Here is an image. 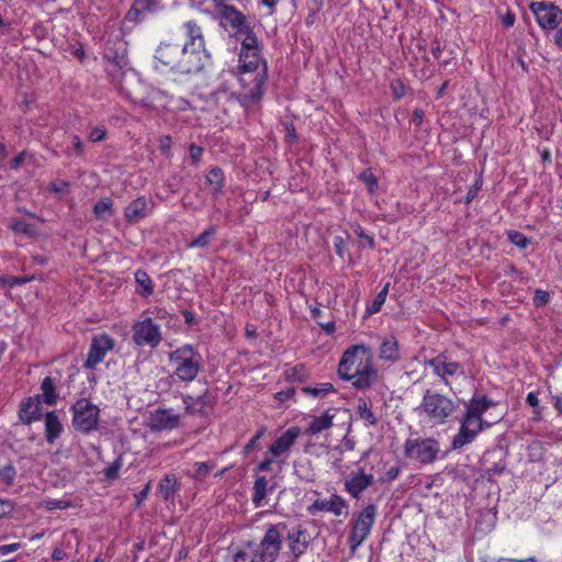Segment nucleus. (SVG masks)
Returning a JSON list of instances; mask_svg holds the SVG:
<instances>
[{
  "label": "nucleus",
  "instance_id": "6ab92c4d",
  "mask_svg": "<svg viewBox=\"0 0 562 562\" xmlns=\"http://www.w3.org/2000/svg\"><path fill=\"white\" fill-rule=\"evenodd\" d=\"M180 416L171 408H157L150 414L149 427L155 431L170 430L179 426Z\"/></svg>",
  "mask_w": 562,
  "mask_h": 562
},
{
  "label": "nucleus",
  "instance_id": "774afa93",
  "mask_svg": "<svg viewBox=\"0 0 562 562\" xmlns=\"http://www.w3.org/2000/svg\"><path fill=\"white\" fill-rule=\"evenodd\" d=\"M526 402L528 405H530L531 407H537L539 405V398L538 396L530 392L527 397H526Z\"/></svg>",
  "mask_w": 562,
  "mask_h": 562
},
{
  "label": "nucleus",
  "instance_id": "a19ab883",
  "mask_svg": "<svg viewBox=\"0 0 562 562\" xmlns=\"http://www.w3.org/2000/svg\"><path fill=\"white\" fill-rule=\"evenodd\" d=\"M194 473L192 477L195 480L205 479L214 468V463L211 462H195L193 464Z\"/></svg>",
  "mask_w": 562,
  "mask_h": 562
},
{
  "label": "nucleus",
  "instance_id": "f8f14e48",
  "mask_svg": "<svg viewBox=\"0 0 562 562\" xmlns=\"http://www.w3.org/2000/svg\"><path fill=\"white\" fill-rule=\"evenodd\" d=\"M132 331L133 341L138 347L156 348L162 341L160 326L150 317L136 322Z\"/></svg>",
  "mask_w": 562,
  "mask_h": 562
},
{
  "label": "nucleus",
  "instance_id": "c85d7f7f",
  "mask_svg": "<svg viewBox=\"0 0 562 562\" xmlns=\"http://www.w3.org/2000/svg\"><path fill=\"white\" fill-rule=\"evenodd\" d=\"M333 419H334V415L329 414V412H326V413L322 414L321 416H316L310 423L305 432L307 435L321 434L322 431L327 430L333 426Z\"/></svg>",
  "mask_w": 562,
  "mask_h": 562
},
{
  "label": "nucleus",
  "instance_id": "412c9836",
  "mask_svg": "<svg viewBox=\"0 0 562 562\" xmlns=\"http://www.w3.org/2000/svg\"><path fill=\"white\" fill-rule=\"evenodd\" d=\"M301 430L299 427H291L286 429L269 448L268 454L272 458H279L282 454L289 452L292 446L295 443Z\"/></svg>",
  "mask_w": 562,
  "mask_h": 562
},
{
  "label": "nucleus",
  "instance_id": "79ce46f5",
  "mask_svg": "<svg viewBox=\"0 0 562 562\" xmlns=\"http://www.w3.org/2000/svg\"><path fill=\"white\" fill-rule=\"evenodd\" d=\"M112 201L109 198L102 199L93 206V213L98 218H102L106 213L112 214Z\"/></svg>",
  "mask_w": 562,
  "mask_h": 562
},
{
  "label": "nucleus",
  "instance_id": "e2e57ef3",
  "mask_svg": "<svg viewBox=\"0 0 562 562\" xmlns=\"http://www.w3.org/2000/svg\"><path fill=\"white\" fill-rule=\"evenodd\" d=\"M423 119H424V111L420 109H416L413 112L412 121L414 122L415 125L419 126L423 123Z\"/></svg>",
  "mask_w": 562,
  "mask_h": 562
},
{
  "label": "nucleus",
  "instance_id": "6e6d98bb",
  "mask_svg": "<svg viewBox=\"0 0 562 562\" xmlns=\"http://www.w3.org/2000/svg\"><path fill=\"white\" fill-rule=\"evenodd\" d=\"M71 143L72 148L77 156L82 157L83 156V143L81 142L80 137L78 135L71 136Z\"/></svg>",
  "mask_w": 562,
  "mask_h": 562
},
{
  "label": "nucleus",
  "instance_id": "052dcab7",
  "mask_svg": "<svg viewBox=\"0 0 562 562\" xmlns=\"http://www.w3.org/2000/svg\"><path fill=\"white\" fill-rule=\"evenodd\" d=\"M21 548V544L15 542L11 544H2L0 546V554L5 555L8 553L14 552Z\"/></svg>",
  "mask_w": 562,
  "mask_h": 562
},
{
  "label": "nucleus",
  "instance_id": "0eeeda50",
  "mask_svg": "<svg viewBox=\"0 0 562 562\" xmlns=\"http://www.w3.org/2000/svg\"><path fill=\"white\" fill-rule=\"evenodd\" d=\"M286 533V522L267 525L265 535L258 544H255L262 562H274L282 548V540Z\"/></svg>",
  "mask_w": 562,
  "mask_h": 562
},
{
  "label": "nucleus",
  "instance_id": "0e129e2a",
  "mask_svg": "<svg viewBox=\"0 0 562 562\" xmlns=\"http://www.w3.org/2000/svg\"><path fill=\"white\" fill-rule=\"evenodd\" d=\"M535 557H529L526 559H508V558H499L496 562H536Z\"/></svg>",
  "mask_w": 562,
  "mask_h": 562
},
{
  "label": "nucleus",
  "instance_id": "473e14b6",
  "mask_svg": "<svg viewBox=\"0 0 562 562\" xmlns=\"http://www.w3.org/2000/svg\"><path fill=\"white\" fill-rule=\"evenodd\" d=\"M252 503L256 507H261L268 492V480L266 476H259L254 483Z\"/></svg>",
  "mask_w": 562,
  "mask_h": 562
},
{
  "label": "nucleus",
  "instance_id": "ea45409f",
  "mask_svg": "<svg viewBox=\"0 0 562 562\" xmlns=\"http://www.w3.org/2000/svg\"><path fill=\"white\" fill-rule=\"evenodd\" d=\"M359 179L367 186L369 193L373 194L376 192L378 179L370 169H366L361 172Z\"/></svg>",
  "mask_w": 562,
  "mask_h": 562
},
{
  "label": "nucleus",
  "instance_id": "aec40b11",
  "mask_svg": "<svg viewBox=\"0 0 562 562\" xmlns=\"http://www.w3.org/2000/svg\"><path fill=\"white\" fill-rule=\"evenodd\" d=\"M153 210V203L144 195L136 198L124 209V217L127 223L136 224L147 217Z\"/></svg>",
  "mask_w": 562,
  "mask_h": 562
},
{
  "label": "nucleus",
  "instance_id": "f704fd0d",
  "mask_svg": "<svg viewBox=\"0 0 562 562\" xmlns=\"http://www.w3.org/2000/svg\"><path fill=\"white\" fill-rule=\"evenodd\" d=\"M42 396L46 404L53 405L56 403L57 394L54 380L50 376L44 378L41 384Z\"/></svg>",
  "mask_w": 562,
  "mask_h": 562
},
{
  "label": "nucleus",
  "instance_id": "4c0bfd02",
  "mask_svg": "<svg viewBox=\"0 0 562 562\" xmlns=\"http://www.w3.org/2000/svg\"><path fill=\"white\" fill-rule=\"evenodd\" d=\"M389 286L390 284L386 283L385 286L373 299V301L371 302L367 310L369 314H375L381 310L386 300Z\"/></svg>",
  "mask_w": 562,
  "mask_h": 562
},
{
  "label": "nucleus",
  "instance_id": "680f3d73",
  "mask_svg": "<svg viewBox=\"0 0 562 562\" xmlns=\"http://www.w3.org/2000/svg\"><path fill=\"white\" fill-rule=\"evenodd\" d=\"M355 233L357 234L358 237L366 239L371 248H374L373 237L366 234L362 227L358 226V228L355 229Z\"/></svg>",
  "mask_w": 562,
  "mask_h": 562
},
{
  "label": "nucleus",
  "instance_id": "de8ad7c7",
  "mask_svg": "<svg viewBox=\"0 0 562 562\" xmlns=\"http://www.w3.org/2000/svg\"><path fill=\"white\" fill-rule=\"evenodd\" d=\"M266 428L261 427L258 429L256 435L247 442V445L244 448V452L246 454L250 453L257 446L258 441L265 436Z\"/></svg>",
  "mask_w": 562,
  "mask_h": 562
},
{
  "label": "nucleus",
  "instance_id": "dca6fc26",
  "mask_svg": "<svg viewBox=\"0 0 562 562\" xmlns=\"http://www.w3.org/2000/svg\"><path fill=\"white\" fill-rule=\"evenodd\" d=\"M284 538L288 540V547L293 560L299 559L306 551L311 542V536L301 525L292 527L286 525Z\"/></svg>",
  "mask_w": 562,
  "mask_h": 562
},
{
  "label": "nucleus",
  "instance_id": "2eb2a0df",
  "mask_svg": "<svg viewBox=\"0 0 562 562\" xmlns=\"http://www.w3.org/2000/svg\"><path fill=\"white\" fill-rule=\"evenodd\" d=\"M115 346L114 339L108 334L95 335L92 337L91 345L83 362V368L94 369L101 363L106 353Z\"/></svg>",
  "mask_w": 562,
  "mask_h": 562
},
{
  "label": "nucleus",
  "instance_id": "9d476101",
  "mask_svg": "<svg viewBox=\"0 0 562 562\" xmlns=\"http://www.w3.org/2000/svg\"><path fill=\"white\" fill-rule=\"evenodd\" d=\"M425 366L429 367L432 370V374L439 378L445 386H447L452 392V379L465 375L461 363L452 361L450 357L445 352L439 353L435 358L426 360Z\"/></svg>",
  "mask_w": 562,
  "mask_h": 562
},
{
  "label": "nucleus",
  "instance_id": "c756f323",
  "mask_svg": "<svg viewBox=\"0 0 562 562\" xmlns=\"http://www.w3.org/2000/svg\"><path fill=\"white\" fill-rule=\"evenodd\" d=\"M233 562H262L255 543L248 542L233 555Z\"/></svg>",
  "mask_w": 562,
  "mask_h": 562
},
{
  "label": "nucleus",
  "instance_id": "39448f33",
  "mask_svg": "<svg viewBox=\"0 0 562 562\" xmlns=\"http://www.w3.org/2000/svg\"><path fill=\"white\" fill-rule=\"evenodd\" d=\"M172 374L182 382H192L203 368L202 356L191 346L183 345L169 353Z\"/></svg>",
  "mask_w": 562,
  "mask_h": 562
},
{
  "label": "nucleus",
  "instance_id": "a878e982",
  "mask_svg": "<svg viewBox=\"0 0 562 562\" xmlns=\"http://www.w3.org/2000/svg\"><path fill=\"white\" fill-rule=\"evenodd\" d=\"M63 432V425L55 412L45 415V438L47 442L54 443Z\"/></svg>",
  "mask_w": 562,
  "mask_h": 562
},
{
  "label": "nucleus",
  "instance_id": "1a4fd4ad",
  "mask_svg": "<svg viewBox=\"0 0 562 562\" xmlns=\"http://www.w3.org/2000/svg\"><path fill=\"white\" fill-rule=\"evenodd\" d=\"M72 426L77 431L89 434L99 425L100 409L87 398L78 400L72 406Z\"/></svg>",
  "mask_w": 562,
  "mask_h": 562
},
{
  "label": "nucleus",
  "instance_id": "4d7b16f0",
  "mask_svg": "<svg viewBox=\"0 0 562 562\" xmlns=\"http://www.w3.org/2000/svg\"><path fill=\"white\" fill-rule=\"evenodd\" d=\"M401 472V469L398 467H391L382 477L383 482H392L395 480Z\"/></svg>",
  "mask_w": 562,
  "mask_h": 562
},
{
  "label": "nucleus",
  "instance_id": "7c9ffc66",
  "mask_svg": "<svg viewBox=\"0 0 562 562\" xmlns=\"http://www.w3.org/2000/svg\"><path fill=\"white\" fill-rule=\"evenodd\" d=\"M135 281L139 288V290H137V293H139L144 297H147L153 294V281L146 271L140 269L137 270L135 272Z\"/></svg>",
  "mask_w": 562,
  "mask_h": 562
},
{
  "label": "nucleus",
  "instance_id": "864d4df0",
  "mask_svg": "<svg viewBox=\"0 0 562 562\" xmlns=\"http://www.w3.org/2000/svg\"><path fill=\"white\" fill-rule=\"evenodd\" d=\"M69 188V182L65 180L54 181L49 184L48 190L55 193H61L67 191Z\"/></svg>",
  "mask_w": 562,
  "mask_h": 562
},
{
  "label": "nucleus",
  "instance_id": "ddd939ff",
  "mask_svg": "<svg viewBox=\"0 0 562 562\" xmlns=\"http://www.w3.org/2000/svg\"><path fill=\"white\" fill-rule=\"evenodd\" d=\"M491 425V423L483 420V418H476L464 413L460 420V429L452 438V449L458 450L471 443L481 431Z\"/></svg>",
  "mask_w": 562,
  "mask_h": 562
},
{
  "label": "nucleus",
  "instance_id": "a18cd8bd",
  "mask_svg": "<svg viewBox=\"0 0 562 562\" xmlns=\"http://www.w3.org/2000/svg\"><path fill=\"white\" fill-rule=\"evenodd\" d=\"M16 471L12 464L4 465L0 469V482L11 485L14 481Z\"/></svg>",
  "mask_w": 562,
  "mask_h": 562
},
{
  "label": "nucleus",
  "instance_id": "cd10ccee",
  "mask_svg": "<svg viewBox=\"0 0 562 562\" xmlns=\"http://www.w3.org/2000/svg\"><path fill=\"white\" fill-rule=\"evenodd\" d=\"M206 184L213 195H218L224 187L225 176L220 167H213L205 176Z\"/></svg>",
  "mask_w": 562,
  "mask_h": 562
},
{
  "label": "nucleus",
  "instance_id": "49530a36",
  "mask_svg": "<svg viewBox=\"0 0 562 562\" xmlns=\"http://www.w3.org/2000/svg\"><path fill=\"white\" fill-rule=\"evenodd\" d=\"M10 227L14 233H18V234H24V235H33L34 234L33 225H31L24 221H14Z\"/></svg>",
  "mask_w": 562,
  "mask_h": 562
},
{
  "label": "nucleus",
  "instance_id": "2f4dec72",
  "mask_svg": "<svg viewBox=\"0 0 562 562\" xmlns=\"http://www.w3.org/2000/svg\"><path fill=\"white\" fill-rule=\"evenodd\" d=\"M207 403L209 401L205 394L196 397L191 395L183 396V404L189 414L202 413Z\"/></svg>",
  "mask_w": 562,
  "mask_h": 562
},
{
  "label": "nucleus",
  "instance_id": "bb28decb",
  "mask_svg": "<svg viewBox=\"0 0 562 562\" xmlns=\"http://www.w3.org/2000/svg\"><path fill=\"white\" fill-rule=\"evenodd\" d=\"M494 402L483 396H473L471 401L465 406V414H469L476 418H482V415L492 406H494Z\"/></svg>",
  "mask_w": 562,
  "mask_h": 562
},
{
  "label": "nucleus",
  "instance_id": "72a5a7b5",
  "mask_svg": "<svg viewBox=\"0 0 562 562\" xmlns=\"http://www.w3.org/2000/svg\"><path fill=\"white\" fill-rule=\"evenodd\" d=\"M239 35H243L240 52H259L258 40L250 25L247 30H243Z\"/></svg>",
  "mask_w": 562,
  "mask_h": 562
},
{
  "label": "nucleus",
  "instance_id": "09e8293b",
  "mask_svg": "<svg viewBox=\"0 0 562 562\" xmlns=\"http://www.w3.org/2000/svg\"><path fill=\"white\" fill-rule=\"evenodd\" d=\"M151 4H153L151 0H136L133 4L132 10L128 12V15L132 14V12H135L136 14H140L146 11H149Z\"/></svg>",
  "mask_w": 562,
  "mask_h": 562
},
{
  "label": "nucleus",
  "instance_id": "13d9d810",
  "mask_svg": "<svg viewBox=\"0 0 562 562\" xmlns=\"http://www.w3.org/2000/svg\"><path fill=\"white\" fill-rule=\"evenodd\" d=\"M502 24L505 27H512L515 24L516 15L512 11H507L504 15L501 16Z\"/></svg>",
  "mask_w": 562,
  "mask_h": 562
},
{
  "label": "nucleus",
  "instance_id": "5701e85b",
  "mask_svg": "<svg viewBox=\"0 0 562 562\" xmlns=\"http://www.w3.org/2000/svg\"><path fill=\"white\" fill-rule=\"evenodd\" d=\"M379 358L384 361L394 363L400 360L401 352L398 341L393 335L384 336L379 347Z\"/></svg>",
  "mask_w": 562,
  "mask_h": 562
},
{
  "label": "nucleus",
  "instance_id": "bf43d9fd",
  "mask_svg": "<svg viewBox=\"0 0 562 562\" xmlns=\"http://www.w3.org/2000/svg\"><path fill=\"white\" fill-rule=\"evenodd\" d=\"M295 394V389L293 386L286 387L285 390H282L276 394V397L283 402L286 401Z\"/></svg>",
  "mask_w": 562,
  "mask_h": 562
},
{
  "label": "nucleus",
  "instance_id": "e433bc0d",
  "mask_svg": "<svg viewBox=\"0 0 562 562\" xmlns=\"http://www.w3.org/2000/svg\"><path fill=\"white\" fill-rule=\"evenodd\" d=\"M302 392L314 396V397H324L328 393L336 392L331 383H319L315 386H304L302 387Z\"/></svg>",
  "mask_w": 562,
  "mask_h": 562
},
{
  "label": "nucleus",
  "instance_id": "69168bd1",
  "mask_svg": "<svg viewBox=\"0 0 562 562\" xmlns=\"http://www.w3.org/2000/svg\"><path fill=\"white\" fill-rule=\"evenodd\" d=\"M285 131H286V136L290 138L291 142H295L297 139V135H296L295 127L293 124H286Z\"/></svg>",
  "mask_w": 562,
  "mask_h": 562
},
{
  "label": "nucleus",
  "instance_id": "c03bdc74",
  "mask_svg": "<svg viewBox=\"0 0 562 562\" xmlns=\"http://www.w3.org/2000/svg\"><path fill=\"white\" fill-rule=\"evenodd\" d=\"M507 236L509 241L519 247L520 249H525L529 245V239L520 232L509 231L507 233Z\"/></svg>",
  "mask_w": 562,
  "mask_h": 562
},
{
  "label": "nucleus",
  "instance_id": "f3484780",
  "mask_svg": "<svg viewBox=\"0 0 562 562\" xmlns=\"http://www.w3.org/2000/svg\"><path fill=\"white\" fill-rule=\"evenodd\" d=\"M182 30L186 36L183 44L189 48H194L203 58L211 59V55L205 47V40L201 26L193 20L187 21L182 24Z\"/></svg>",
  "mask_w": 562,
  "mask_h": 562
},
{
  "label": "nucleus",
  "instance_id": "f257e3e1",
  "mask_svg": "<svg viewBox=\"0 0 562 562\" xmlns=\"http://www.w3.org/2000/svg\"><path fill=\"white\" fill-rule=\"evenodd\" d=\"M338 375L342 380L351 381L357 390L370 389L378 378V371L372 364L371 348L364 345L349 347L338 364Z\"/></svg>",
  "mask_w": 562,
  "mask_h": 562
},
{
  "label": "nucleus",
  "instance_id": "6e6552de",
  "mask_svg": "<svg viewBox=\"0 0 562 562\" xmlns=\"http://www.w3.org/2000/svg\"><path fill=\"white\" fill-rule=\"evenodd\" d=\"M439 451V442L434 438H408L404 445L405 457L420 464L432 463Z\"/></svg>",
  "mask_w": 562,
  "mask_h": 562
},
{
  "label": "nucleus",
  "instance_id": "37998d69",
  "mask_svg": "<svg viewBox=\"0 0 562 562\" xmlns=\"http://www.w3.org/2000/svg\"><path fill=\"white\" fill-rule=\"evenodd\" d=\"M123 465L122 457H117L108 468L104 469L103 473L106 480L114 481L119 477V472Z\"/></svg>",
  "mask_w": 562,
  "mask_h": 562
},
{
  "label": "nucleus",
  "instance_id": "c9c22d12",
  "mask_svg": "<svg viewBox=\"0 0 562 562\" xmlns=\"http://www.w3.org/2000/svg\"><path fill=\"white\" fill-rule=\"evenodd\" d=\"M216 234V227L210 226L207 229H205L202 234H200L196 238L192 239L188 247L190 248H206L212 238Z\"/></svg>",
  "mask_w": 562,
  "mask_h": 562
},
{
  "label": "nucleus",
  "instance_id": "423d86ee",
  "mask_svg": "<svg viewBox=\"0 0 562 562\" xmlns=\"http://www.w3.org/2000/svg\"><path fill=\"white\" fill-rule=\"evenodd\" d=\"M201 4H206L218 18L220 25L229 34L239 35L243 30L249 25L246 16L234 5L225 0H203Z\"/></svg>",
  "mask_w": 562,
  "mask_h": 562
},
{
  "label": "nucleus",
  "instance_id": "393cba45",
  "mask_svg": "<svg viewBox=\"0 0 562 562\" xmlns=\"http://www.w3.org/2000/svg\"><path fill=\"white\" fill-rule=\"evenodd\" d=\"M41 412L42 406L40 396L37 395L36 397H29L25 402H22L19 411V416L24 424L29 425L32 422L41 418Z\"/></svg>",
  "mask_w": 562,
  "mask_h": 562
},
{
  "label": "nucleus",
  "instance_id": "f03ea898",
  "mask_svg": "<svg viewBox=\"0 0 562 562\" xmlns=\"http://www.w3.org/2000/svg\"><path fill=\"white\" fill-rule=\"evenodd\" d=\"M154 58L162 66L180 75L198 74L210 61L203 58L194 48L171 41L161 42L155 50Z\"/></svg>",
  "mask_w": 562,
  "mask_h": 562
},
{
  "label": "nucleus",
  "instance_id": "b1692460",
  "mask_svg": "<svg viewBox=\"0 0 562 562\" xmlns=\"http://www.w3.org/2000/svg\"><path fill=\"white\" fill-rule=\"evenodd\" d=\"M181 483L175 474H166L158 484L157 495L165 502H173Z\"/></svg>",
  "mask_w": 562,
  "mask_h": 562
},
{
  "label": "nucleus",
  "instance_id": "8fccbe9b",
  "mask_svg": "<svg viewBox=\"0 0 562 562\" xmlns=\"http://www.w3.org/2000/svg\"><path fill=\"white\" fill-rule=\"evenodd\" d=\"M203 153H204L203 147L195 145V144H190L189 154H190V159H191L192 165H198L200 162Z\"/></svg>",
  "mask_w": 562,
  "mask_h": 562
},
{
  "label": "nucleus",
  "instance_id": "4be33fe9",
  "mask_svg": "<svg viewBox=\"0 0 562 562\" xmlns=\"http://www.w3.org/2000/svg\"><path fill=\"white\" fill-rule=\"evenodd\" d=\"M347 508V502L339 495L334 494L329 499H316L310 507L308 513L314 515L316 512L333 513L336 516H340L344 509Z\"/></svg>",
  "mask_w": 562,
  "mask_h": 562
},
{
  "label": "nucleus",
  "instance_id": "338daca9",
  "mask_svg": "<svg viewBox=\"0 0 562 562\" xmlns=\"http://www.w3.org/2000/svg\"><path fill=\"white\" fill-rule=\"evenodd\" d=\"M66 558V552L61 548H55L52 553V559L54 561H60Z\"/></svg>",
  "mask_w": 562,
  "mask_h": 562
},
{
  "label": "nucleus",
  "instance_id": "a211bd4d",
  "mask_svg": "<svg viewBox=\"0 0 562 562\" xmlns=\"http://www.w3.org/2000/svg\"><path fill=\"white\" fill-rule=\"evenodd\" d=\"M372 474H366L363 471L349 473L344 481L345 491L353 498L359 499L361 494L373 484Z\"/></svg>",
  "mask_w": 562,
  "mask_h": 562
},
{
  "label": "nucleus",
  "instance_id": "20e7f679",
  "mask_svg": "<svg viewBox=\"0 0 562 562\" xmlns=\"http://www.w3.org/2000/svg\"><path fill=\"white\" fill-rule=\"evenodd\" d=\"M239 63L241 68L240 80L244 83H249L246 98L251 101H259L265 92V83L267 80V66L262 61L259 52H240Z\"/></svg>",
  "mask_w": 562,
  "mask_h": 562
},
{
  "label": "nucleus",
  "instance_id": "58836bf2",
  "mask_svg": "<svg viewBox=\"0 0 562 562\" xmlns=\"http://www.w3.org/2000/svg\"><path fill=\"white\" fill-rule=\"evenodd\" d=\"M357 408L359 417L362 420H364L367 425L374 426L376 424V418L373 412L370 409V407L364 401H360Z\"/></svg>",
  "mask_w": 562,
  "mask_h": 562
},
{
  "label": "nucleus",
  "instance_id": "3c124183",
  "mask_svg": "<svg viewBox=\"0 0 562 562\" xmlns=\"http://www.w3.org/2000/svg\"><path fill=\"white\" fill-rule=\"evenodd\" d=\"M549 293L543 290H536L535 296H533V304L537 307L543 306L549 302Z\"/></svg>",
  "mask_w": 562,
  "mask_h": 562
},
{
  "label": "nucleus",
  "instance_id": "5fc2aeb1",
  "mask_svg": "<svg viewBox=\"0 0 562 562\" xmlns=\"http://www.w3.org/2000/svg\"><path fill=\"white\" fill-rule=\"evenodd\" d=\"M273 459L272 456L268 454V452L266 453V457H265V460L261 461L258 465H257V471L259 472H268L271 470V465L273 463Z\"/></svg>",
  "mask_w": 562,
  "mask_h": 562
},
{
  "label": "nucleus",
  "instance_id": "603ef678",
  "mask_svg": "<svg viewBox=\"0 0 562 562\" xmlns=\"http://www.w3.org/2000/svg\"><path fill=\"white\" fill-rule=\"evenodd\" d=\"M106 136V131L105 128H102V127H93L89 134V139L93 143L95 142H101L105 138Z\"/></svg>",
  "mask_w": 562,
  "mask_h": 562
},
{
  "label": "nucleus",
  "instance_id": "7ed1b4c3",
  "mask_svg": "<svg viewBox=\"0 0 562 562\" xmlns=\"http://www.w3.org/2000/svg\"><path fill=\"white\" fill-rule=\"evenodd\" d=\"M459 409V400L451 398L432 390H426L419 406V416L434 425L448 423Z\"/></svg>",
  "mask_w": 562,
  "mask_h": 562
},
{
  "label": "nucleus",
  "instance_id": "9b49d317",
  "mask_svg": "<svg viewBox=\"0 0 562 562\" xmlns=\"http://www.w3.org/2000/svg\"><path fill=\"white\" fill-rule=\"evenodd\" d=\"M376 514V506L373 504L367 505L358 514L357 518L352 522L351 530L348 536V543L352 551L360 547L370 535Z\"/></svg>",
  "mask_w": 562,
  "mask_h": 562
},
{
  "label": "nucleus",
  "instance_id": "4468645a",
  "mask_svg": "<svg viewBox=\"0 0 562 562\" xmlns=\"http://www.w3.org/2000/svg\"><path fill=\"white\" fill-rule=\"evenodd\" d=\"M529 8L543 30H554L562 22V10L552 2H531Z\"/></svg>",
  "mask_w": 562,
  "mask_h": 562
}]
</instances>
